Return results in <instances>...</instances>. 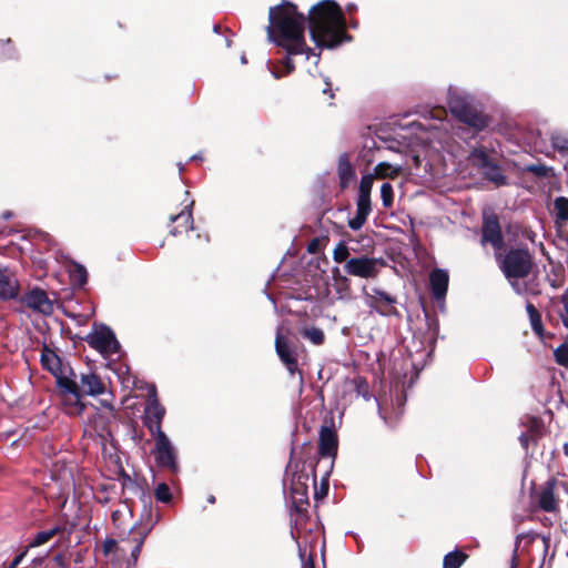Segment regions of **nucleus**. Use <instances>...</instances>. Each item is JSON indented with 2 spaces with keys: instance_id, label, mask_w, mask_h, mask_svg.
I'll return each instance as SVG.
<instances>
[{
  "instance_id": "nucleus-1",
  "label": "nucleus",
  "mask_w": 568,
  "mask_h": 568,
  "mask_svg": "<svg viewBox=\"0 0 568 568\" xmlns=\"http://www.w3.org/2000/svg\"><path fill=\"white\" fill-rule=\"evenodd\" d=\"M268 22L266 31L271 42L288 54H305L306 59L314 55L317 63L321 54L306 44V16L297 10L296 4L283 0L282 3L271 7Z\"/></svg>"
},
{
  "instance_id": "nucleus-2",
  "label": "nucleus",
  "mask_w": 568,
  "mask_h": 568,
  "mask_svg": "<svg viewBox=\"0 0 568 568\" xmlns=\"http://www.w3.org/2000/svg\"><path fill=\"white\" fill-rule=\"evenodd\" d=\"M310 36L320 49H334L352 37L346 31V19L334 0H322L312 6L306 17Z\"/></svg>"
},
{
  "instance_id": "nucleus-3",
  "label": "nucleus",
  "mask_w": 568,
  "mask_h": 568,
  "mask_svg": "<svg viewBox=\"0 0 568 568\" xmlns=\"http://www.w3.org/2000/svg\"><path fill=\"white\" fill-rule=\"evenodd\" d=\"M69 377L59 378L58 397L61 409L71 417L82 416L88 404L83 400L85 396H99L105 393L106 385L101 377L93 373H81L78 376L69 368Z\"/></svg>"
},
{
  "instance_id": "nucleus-4",
  "label": "nucleus",
  "mask_w": 568,
  "mask_h": 568,
  "mask_svg": "<svg viewBox=\"0 0 568 568\" xmlns=\"http://www.w3.org/2000/svg\"><path fill=\"white\" fill-rule=\"evenodd\" d=\"M292 473L291 478V498L292 505L290 514L292 517L291 526L297 528L303 526L310 519L308 514V479L310 476L303 469H300V464L290 459L286 467V475Z\"/></svg>"
},
{
  "instance_id": "nucleus-5",
  "label": "nucleus",
  "mask_w": 568,
  "mask_h": 568,
  "mask_svg": "<svg viewBox=\"0 0 568 568\" xmlns=\"http://www.w3.org/2000/svg\"><path fill=\"white\" fill-rule=\"evenodd\" d=\"M160 520V508L146 507L142 509L139 520L132 526L128 536L121 539V551L130 550V557L134 565L139 559L145 538Z\"/></svg>"
},
{
  "instance_id": "nucleus-6",
  "label": "nucleus",
  "mask_w": 568,
  "mask_h": 568,
  "mask_svg": "<svg viewBox=\"0 0 568 568\" xmlns=\"http://www.w3.org/2000/svg\"><path fill=\"white\" fill-rule=\"evenodd\" d=\"M495 258L508 281L527 277L535 266L534 254L527 245L510 247L505 253H495Z\"/></svg>"
},
{
  "instance_id": "nucleus-7",
  "label": "nucleus",
  "mask_w": 568,
  "mask_h": 568,
  "mask_svg": "<svg viewBox=\"0 0 568 568\" xmlns=\"http://www.w3.org/2000/svg\"><path fill=\"white\" fill-rule=\"evenodd\" d=\"M448 106L454 118L477 132L485 130L490 124V116L463 97H450Z\"/></svg>"
},
{
  "instance_id": "nucleus-8",
  "label": "nucleus",
  "mask_w": 568,
  "mask_h": 568,
  "mask_svg": "<svg viewBox=\"0 0 568 568\" xmlns=\"http://www.w3.org/2000/svg\"><path fill=\"white\" fill-rule=\"evenodd\" d=\"M298 348L300 342L295 336L291 337L288 335H284L281 329L277 331L275 338V351L278 358L291 375H294L295 373L302 375L297 362Z\"/></svg>"
},
{
  "instance_id": "nucleus-9",
  "label": "nucleus",
  "mask_w": 568,
  "mask_h": 568,
  "mask_svg": "<svg viewBox=\"0 0 568 568\" xmlns=\"http://www.w3.org/2000/svg\"><path fill=\"white\" fill-rule=\"evenodd\" d=\"M384 265L385 263L382 258L362 255L346 261L343 268L345 273L351 276L375 278L379 273V268Z\"/></svg>"
},
{
  "instance_id": "nucleus-10",
  "label": "nucleus",
  "mask_w": 568,
  "mask_h": 568,
  "mask_svg": "<svg viewBox=\"0 0 568 568\" xmlns=\"http://www.w3.org/2000/svg\"><path fill=\"white\" fill-rule=\"evenodd\" d=\"M85 341L101 354H114L120 348L114 332L104 324H101L94 333L89 334Z\"/></svg>"
},
{
  "instance_id": "nucleus-11",
  "label": "nucleus",
  "mask_w": 568,
  "mask_h": 568,
  "mask_svg": "<svg viewBox=\"0 0 568 568\" xmlns=\"http://www.w3.org/2000/svg\"><path fill=\"white\" fill-rule=\"evenodd\" d=\"M486 243H489L494 247L495 253L505 248V240L499 217L495 213L485 215L483 219L481 244L485 245Z\"/></svg>"
},
{
  "instance_id": "nucleus-12",
  "label": "nucleus",
  "mask_w": 568,
  "mask_h": 568,
  "mask_svg": "<svg viewBox=\"0 0 568 568\" xmlns=\"http://www.w3.org/2000/svg\"><path fill=\"white\" fill-rule=\"evenodd\" d=\"M153 438L155 440V448L153 450V455L158 466L161 468L169 469L171 473H176V454L166 434H161Z\"/></svg>"
},
{
  "instance_id": "nucleus-13",
  "label": "nucleus",
  "mask_w": 568,
  "mask_h": 568,
  "mask_svg": "<svg viewBox=\"0 0 568 568\" xmlns=\"http://www.w3.org/2000/svg\"><path fill=\"white\" fill-rule=\"evenodd\" d=\"M144 413V425L149 429L152 437L165 434L162 430V420L165 415V408L159 403L155 390H153V396L148 400Z\"/></svg>"
},
{
  "instance_id": "nucleus-14",
  "label": "nucleus",
  "mask_w": 568,
  "mask_h": 568,
  "mask_svg": "<svg viewBox=\"0 0 568 568\" xmlns=\"http://www.w3.org/2000/svg\"><path fill=\"white\" fill-rule=\"evenodd\" d=\"M396 303V296H393L383 290L374 288L373 294L369 295L368 306L382 316H399Z\"/></svg>"
},
{
  "instance_id": "nucleus-15",
  "label": "nucleus",
  "mask_w": 568,
  "mask_h": 568,
  "mask_svg": "<svg viewBox=\"0 0 568 568\" xmlns=\"http://www.w3.org/2000/svg\"><path fill=\"white\" fill-rule=\"evenodd\" d=\"M526 432L519 436V443L521 447L528 453L529 446L536 447L538 442L546 434V426L540 417L530 416L525 423Z\"/></svg>"
},
{
  "instance_id": "nucleus-16",
  "label": "nucleus",
  "mask_w": 568,
  "mask_h": 568,
  "mask_svg": "<svg viewBox=\"0 0 568 568\" xmlns=\"http://www.w3.org/2000/svg\"><path fill=\"white\" fill-rule=\"evenodd\" d=\"M21 302L29 308L34 312H38L43 315H51L53 313V304L49 300L45 291L41 288H33L30 292L26 293Z\"/></svg>"
},
{
  "instance_id": "nucleus-17",
  "label": "nucleus",
  "mask_w": 568,
  "mask_h": 568,
  "mask_svg": "<svg viewBox=\"0 0 568 568\" xmlns=\"http://www.w3.org/2000/svg\"><path fill=\"white\" fill-rule=\"evenodd\" d=\"M41 366L55 377L57 393L59 392V378L69 377L62 364L61 357L48 345H43L40 357Z\"/></svg>"
},
{
  "instance_id": "nucleus-18",
  "label": "nucleus",
  "mask_w": 568,
  "mask_h": 568,
  "mask_svg": "<svg viewBox=\"0 0 568 568\" xmlns=\"http://www.w3.org/2000/svg\"><path fill=\"white\" fill-rule=\"evenodd\" d=\"M338 450V436L333 425H323L320 429L318 455L323 458H335Z\"/></svg>"
},
{
  "instance_id": "nucleus-19",
  "label": "nucleus",
  "mask_w": 568,
  "mask_h": 568,
  "mask_svg": "<svg viewBox=\"0 0 568 568\" xmlns=\"http://www.w3.org/2000/svg\"><path fill=\"white\" fill-rule=\"evenodd\" d=\"M20 293V283L8 267L0 266V301L16 300Z\"/></svg>"
},
{
  "instance_id": "nucleus-20",
  "label": "nucleus",
  "mask_w": 568,
  "mask_h": 568,
  "mask_svg": "<svg viewBox=\"0 0 568 568\" xmlns=\"http://www.w3.org/2000/svg\"><path fill=\"white\" fill-rule=\"evenodd\" d=\"M194 201H191L189 204H186L181 212L178 214H172L170 216V222L175 224L171 230L170 234L173 236L182 235L184 233H187L189 231L193 230V214H192V207H193Z\"/></svg>"
},
{
  "instance_id": "nucleus-21",
  "label": "nucleus",
  "mask_w": 568,
  "mask_h": 568,
  "mask_svg": "<svg viewBox=\"0 0 568 568\" xmlns=\"http://www.w3.org/2000/svg\"><path fill=\"white\" fill-rule=\"evenodd\" d=\"M123 494L128 491L130 495L136 496L143 504V508L153 507L152 506V496L148 488V483L143 477H131L128 483H123L122 486Z\"/></svg>"
},
{
  "instance_id": "nucleus-22",
  "label": "nucleus",
  "mask_w": 568,
  "mask_h": 568,
  "mask_svg": "<svg viewBox=\"0 0 568 568\" xmlns=\"http://www.w3.org/2000/svg\"><path fill=\"white\" fill-rule=\"evenodd\" d=\"M356 206V215L348 221V226L353 231L361 230L363 225L366 223L367 217L372 212L371 195L358 193Z\"/></svg>"
},
{
  "instance_id": "nucleus-23",
  "label": "nucleus",
  "mask_w": 568,
  "mask_h": 568,
  "mask_svg": "<svg viewBox=\"0 0 568 568\" xmlns=\"http://www.w3.org/2000/svg\"><path fill=\"white\" fill-rule=\"evenodd\" d=\"M449 276L443 268H435L429 274V285L435 300H444L448 290Z\"/></svg>"
},
{
  "instance_id": "nucleus-24",
  "label": "nucleus",
  "mask_w": 568,
  "mask_h": 568,
  "mask_svg": "<svg viewBox=\"0 0 568 568\" xmlns=\"http://www.w3.org/2000/svg\"><path fill=\"white\" fill-rule=\"evenodd\" d=\"M557 481L555 479L546 481V484L541 487L538 497V506L544 511H555L557 510V499L555 497V488Z\"/></svg>"
},
{
  "instance_id": "nucleus-25",
  "label": "nucleus",
  "mask_w": 568,
  "mask_h": 568,
  "mask_svg": "<svg viewBox=\"0 0 568 568\" xmlns=\"http://www.w3.org/2000/svg\"><path fill=\"white\" fill-rule=\"evenodd\" d=\"M337 174L342 191L346 190L356 178L355 170L346 155H342L338 160Z\"/></svg>"
},
{
  "instance_id": "nucleus-26",
  "label": "nucleus",
  "mask_w": 568,
  "mask_h": 568,
  "mask_svg": "<svg viewBox=\"0 0 568 568\" xmlns=\"http://www.w3.org/2000/svg\"><path fill=\"white\" fill-rule=\"evenodd\" d=\"M555 227L559 232L568 222V197L558 196L554 201Z\"/></svg>"
},
{
  "instance_id": "nucleus-27",
  "label": "nucleus",
  "mask_w": 568,
  "mask_h": 568,
  "mask_svg": "<svg viewBox=\"0 0 568 568\" xmlns=\"http://www.w3.org/2000/svg\"><path fill=\"white\" fill-rule=\"evenodd\" d=\"M468 160L473 166L484 171L490 165V163L494 161V158L488 154L485 146H477L470 151Z\"/></svg>"
},
{
  "instance_id": "nucleus-28",
  "label": "nucleus",
  "mask_w": 568,
  "mask_h": 568,
  "mask_svg": "<svg viewBox=\"0 0 568 568\" xmlns=\"http://www.w3.org/2000/svg\"><path fill=\"white\" fill-rule=\"evenodd\" d=\"M481 172L487 181L493 182L497 186L507 184V176L503 173V169L496 159H494L490 165Z\"/></svg>"
},
{
  "instance_id": "nucleus-29",
  "label": "nucleus",
  "mask_w": 568,
  "mask_h": 568,
  "mask_svg": "<svg viewBox=\"0 0 568 568\" xmlns=\"http://www.w3.org/2000/svg\"><path fill=\"white\" fill-rule=\"evenodd\" d=\"M90 407L92 408L93 413L89 417V423L92 426L93 430L101 437H104V434H110V430L108 428V417L103 416L98 407L93 405H90Z\"/></svg>"
},
{
  "instance_id": "nucleus-30",
  "label": "nucleus",
  "mask_w": 568,
  "mask_h": 568,
  "mask_svg": "<svg viewBox=\"0 0 568 568\" xmlns=\"http://www.w3.org/2000/svg\"><path fill=\"white\" fill-rule=\"evenodd\" d=\"M526 311H527V314H528V317H529L531 329L534 331V333L537 336L544 337L545 328H544V324H542L540 312L530 302H527Z\"/></svg>"
},
{
  "instance_id": "nucleus-31",
  "label": "nucleus",
  "mask_w": 568,
  "mask_h": 568,
  "mask_svg": "<svg viewBox=\"0 0 568 568\" xmlns=\"http://www.w3.org/2000/svg\"><path fill=\"white\" fill-rule=\"evenodd\" d=\"M65 530L64 526L57 525L52 527L49 530H42L36 534L33 539L29 542V547H39L41 545H44L50 539H52L54 536L63 534Z\"/></svg>"
},
{
  "instance_id": "nucleus-32",
  "label": "nucleus",
  "mask_w": 568,
  "mask_h": 568,
  "mask_svg": "<svg viewBox=\"0 0 568 568\" xmlns=\"http://www.w3.org/2000/svg\"><path fill=\"white\" fill-rule=\"evenodd\" d=\"M293 55L294 54H288L286 52V55L282 60H280L278 65H274L271 69V73L275 79H281L295 71V63L292 59Z\"/></svg>"
},
{
  "instance_id": "nucleus-33",
  "label": "nucleus",
  "mask_w": 568,
  "mask_h": 568,
  "mask_svg": "<svg viewBox=\"0 0 568 568\" xmlns=\"http://www.w3.org/2000/svg\"><path fill=\"white\" fill-rule=\"evenodd\" d=\"M467 559L465 551L455 549L444 556L443 568H460Z\"/></svg>"
},
{
  "instance_id": "nucleus-34",
  "label": "nucleus",
  "mask_w": 568,
  "mask_h": 568,
  "mask_svg": "<svg viewBox=\"0 0 568 568\" xmlns=\"http://www.w3.org/2000/svg\"><path fill=\"white\" fill-rule=\"evenodd\" d=\"M334 287L336 292L342 296H349L351 294V281L346 275H341L339 268L334 267L332 270Z\"/></svg>"
},
{
  "instance_id": "nucleus-35",
  "label": "nucleus",
  "mask_w": 568,
  "mask_h": 568,
  "mask_svg": "<svg viewBox=\"0 0 568 568\" xmlns=\"http://www.w3.org/2000/svg\"><path fill=\"white\" fill-rule=\"evenodd\" d=\"M374 172L375 176L379 179H395L400 174L402 166H393L387 162H381L375 166Z\"/></svg>"
},
{
  "instance_id": "nucleus-36",
  "label": "nucleus",
  "mask_w": 568,
  "mask_h": 568,
  "mask_svg": "<svg viewBox=\"0 0 568 568\" xmlns=\"http://www.w3.org/2000/svg\"><path fill=\"white\" fill-rule=\"evenodd\" d=\"M524 172L531 173L538 179L552 178L555 175L554 169L546 164H528L524 168Z\"/></svg>"
},
{
  "instance_id": "nucleus-37",
  "label": "nucleus",
  "mask_w": 568,
  "mask_h": 568,
  "mask_svg": "<svg viewBox=\"0 0 568 568\" xmlns=\"http://www.w3.org/2000/svg\"><path fill=\"white\" fill-rule=\"evenodd\" d=\"M70 278L74 285L82 287L88 282L85 267L79 263H74L73 268L70 271Z\"/></svg>"
},
{
  "instance_id": "nucleus-38",
  "label": "nucleus",
  "mask_w": 568,
  "mask_h": 568,
  "mask_svg": "<svg viewBox=\"0 0 568 568\" xmlns=\"http://www.w3.org/2000/svg\"><path fill=\"white\" fill-rule=\"evenodd\" d=\"M351 253L349 248L345 241H339L333 251V260L338 264H346L348 261Z\"/></svg>"
},
{
  "instance_id": "nucleus-39",
  "label": "nucleus",
  "mask_w": 568,
  "mask_h": 568,
  "mask_svg": "<svg viewBox=\"0 0 568 568\" xmlns=\"http://www.w3.org/2000/svg\"><path fill=\"white\" fill-rule=\"evenodd\" d=\"M353 384L355 387V392L357 396H362L364 399L368 400L372 396L371 388L367 379L365 377L358 376L353 379Z\"/></svg>"
},
{
  "instance_id": "nucleus-40",
  "label": "nucleus",
  "mask_w": 568,
  "mask_h": 568,
  "mask_svg": "<svg viewBox=\"0 0 568 568\" xmlns=\"http://www.w3.org/2000/svg\"><path fill=\"white\" fill-rule=\"evenodd\" d=\"M302 335L303 337L311 341L314 345H322L325 341L324 332L318 327L305 328Z\"/></svg>"
},
{
  "instance_id": "nucleus-41",
  "label": "nucleus",
  "mask_w": 568,
  "mask_h": 568,
  "mask_svg": "<svg viewBox=\"0 0 568 568\" xmlns=\"http://www.w3.org/2000/svg\"><path fill=\"white\" fill-rule=\"evenodd\" d=\"M155 499L160 503L168 504L172 500V493L166 483L158 484L154 490Z\"/></svg>"
},
{
  "instance_id": "nucleus-42",
  "label": "nucleus",
  "mask_w": 568,
  "mask_h": 568,
  "mask_svg": "<svg viewBox=\"0 0 568 568\" xmlns=\"http://www.w3.org/2000/svg\"><path fill=\"white\" fill-rule=\"evenodd\" d=\"M381 197L383 202V206L385 209L392 207L394 203V190L390 183H383L381 186Z\"/></svg>"
},
{
  "instance_id": "nucleus-43",
  "label": "nucleus",
  "mask_w": 568,
  "mask_h": 568,
  "mask_svg": "<svg viewBox=\"0 0 568 568\" xmlns=\"http://www.w3.org/2000/svg\"><path fill=\"white\" fill-rule=\"evenodd\" d=\"M554 357L555 362L564 367L568 368V343L560 344L555 351H554Z\"/></svg>"
},
{
  "instance_id": "nucleus-44",
  "label": "nucleus",
  "mask_w": 568,
  "mask_h": 568,
  "mask_svg": "<svg viewBox=\"0 0 568 568\" xmlns=\"http://www.w3.org/2000/svg\"><path fill=\"white\" fill-rule=\"evenodd\" d=\"M550 141L552 148L558 152H568V134H552Z\"/></svg>"
},
{
  "instance_id": "nucleus-45",
  "label": "nucleus",
  "mask_w": 568,
  "mask_h": 568,
  "mask_svg": "<svg viewBox=\"0 0 568 568\" xmlns=\"http://www.w3.org/2000/svg\"><path fill=\"white\" fill-rule=\"evenodd\" d=\"M373 183H374L373 174L363 175L361 179V182H359L358 193L371 195Z\"/></svg>"
},
{
  "instance_id": "nucleus-46",
  "label": "nucleus",
  "mask_w": 568,
  "mask_h": 568,
  "mask_svg": "<svg viewBox=\"0 0 568 568\" xmlns=\"http://www.w3.org/2000/svg\"><path fill=\"white\" fill-rule=\"evenodd\" d=\"M114 550H121V547L118 546V541L113 538H106L102 544L103 556L108 557Z\"/></svg>"
},
{
  "instance_id": "nucleus-47",
  "label": "nucleus",
  "mask_w": 568,
  "mask_h": 568,
  "mask_svg": "<svg viewBox=\"0 0 568 568\" xmlns=\"http://www.w3.org/2000/svg\"><path fill=\"white\" fill-rule=\"evenodd\" d=\"M560 301L564 306V311L560 313V318L566 328H568V288L562 293Z\"/></svg>"
},
{
  "instance_id": "nucleus-48",
  "label": "nucleus",
  "mask_w": 568,
  "mask_h": 568,
  "mask_svg": "<svg viewBox=\"0 0 568 568\" xmlns=\"http://www.w3.org/2000/svg\"><path fill=\"white\" fill-rule=\"evenodd\" d=\"M298 555L302 560V568H315V555L311 554L305 558V550L298 545Z\"/></svg>"
},
{
  "instance_id": "nucleus-49",
  "label": "nucleus",
  "mask_w": 568,
  "mask_h": 568,
  "mask_svg": "<svg viewBox=\"0 0 568 568\" xmlns=\"http://www.w3.org/2000/svg\"><path fill=\"white\" fill-rule=\"evenodd\" d=\"M322 247V240L320 237L312 239L307 244V252L310 254H317Z\"/></svg>"
},
{
  "instance_id": "nucleus-50",
  "label": "nucleus",
  "mask_w": 568,
  "mask_h": 568,
  "mask_svg": "<svg viewBox=\"0 0 568 568\" xmlns=\"http://www.w3.org/2000/svg\"><path fill=\"white\" fill-rule=\"evenodd\" d=\"M132 476H130L124 469H121L119 473V479L121 481V487L123 486V483H128L131 479Z\"/></svg>"
},
{
  "instance_id": "nucleus-51",
  "label": "nucleus",
  "mask_w": 568,
  "mask_h": 568,
  "mask_svg": "<svg viewBox=\"0 0 568 568\" xmlns=\"http://www.w3.org/2000/svg\"><path fill=\"white\" fill-rule=\"evenodd\" d=\"M27 555V550L20 552L19 555H17L13 560L11 561V564H13V566L18 567L21 561L23 560V558L26 557Z\"/></svg>"
},
{
  "instance_id": "nucleus-52",
  "label": "nucleus",
  "mask_w": 568,
  "mask_h": 568,
  "mask_svg": "<svg viewBox=\"0 0 568 568\" xmlns=\"http://www.w3.org/2000/svg\"><path fill=\"white\" fill-rule=\"evenodd\" d=\"M520 226L518 223H509L506 227L508 233L516 234L519 231Z\"/></svg>"
},
{
  "instance_id": "nucleus-53",
  "label": "nucleus",
  "mask_w": 568,
  "mask_h": 568,
  "mask_svg": "<svg viewBox=\"0 0 568 568\" xmlns=\"http://www.w3.org/2000/svg\"><path fill=\"white\" fill-rule=\"evenodd\" d=\"M327 491H328V485L327 484L322 485V488L320 491L315 490V498L318 499L322 496H325L327 494Z\"/></svg>"
},
{
  "instance_id": "nucleus-54",
  "label": "nucleus",
  "mask_w": 568,
  "mask_h": 568,
  "mask_svg": "<svg viewBox=\"0 0 568 568\" xmlns=\"http://www.w3.org/2000/svg\"><path fill=\"white\" fill-rule=\"evenodd\" d=\"M326 84V88L323 90L324 93H328L329 94V98H333L334 94L332 93V88H331V83L328 81L325 82Z\"/></svg>"
},
{
  "instance_id": "nucleus-55",
  "label": "nucleus",
  "mask_w": 568,
  "mask_h": 568,
  "mask_svg": "<svg viewBox=\"0 0 568 568\" xmlns=\"http://www.w3.org/2000/svg\"><path fill=\"white\" fill-rule=\"evenodd\" d=\"M13 216V213L11 211H6L2 213L3 220H10Z\"/></svg>"
},
{
  "instance_id": "nucleus-56",
  "label": "nucleus",
  "mask_w": 568,
  "mask_h": 568,
  "mask_svg": "<svg viewBox=\"0 0 568 568\" xmlns=\"http://www.w3.org/2000/svg\"><path fill=\"white\" fill-rule=\"evenodd\" d=\"M213 31H214L215 33H219V32L221 31V26H220V24H214V27H213Z\"/></svg>"
},
{
  "instance_id": "nucleus-57",
  "label": "nucleus",
  "mask_w": 568,
  "mask_h": 568,
  "mask_svg": "<svg viewBox=\"0 0 568 568\" xmlns=\"http://www.w3.org/2000/svg\"><path fill=\"white\" fill-rule=\"evenodd\" d=\"M564 454L568 457V443L564 444Z\"/></svg>"
},
{
  "instance_id": "nucleus-58",
  "label": "nucleus",
  "mask_w": 568,
  "mask_h": 568,
  "mask_svg": "<svg viewBox=\"0 0 568 568\" xmlns=\"http://www.w3.org/2000/svg\"><path fill=\"white\" fill-rule=\"evenodd\" d=\"M510 568H517V559H516V557L513 558Z\"/></svg>"
},
{
  "instance_id": "nucleus-59",
  "label": "nucleus",
  "mask_w": 568,
  "mask_h": 568,
  "mask_svg": "<svg viewBox=\"0 0 568 568\" xmlns=\"http://www.w3.org/2000/svg\"><path fill=\"white\" fill-rule=\"evenodd\" d=\"M207 501L211 504L215 503V497L213 495L209 496Z\"/></svg>"
},
{
  "instance_id": "nucleus-60",
  "label": "nucleus",
  "mask_w": 568,
  "mask_h": 568,
  "mask_svg": "<svg viewBox=\"0 0 568 568\" xmlns=\"http://www.w3.org/2000/svg\"><path fill=\"white\" fill-rule=\"evenodd\" d=\"M55 560L61 564L63 561V557L61 555H58L55 557Z\"/></svg>"
},
{
  "instance_id": "nucleus-61",
  "label": "nucleus",
  "mask_w": 568,
  "mask_h": 568,
  "mask_svg": "<svg viewBox=\"0 0 568 568\" xmlns=\"http://www.w3.org/2000/svg\"><path fill=\"white\" fill-rule=\"evenodd\" d=\"M231 44H232V40L227 38L226 39V47H231Z\"/></svg>"
},
{
  "instance_id": "nucleus-62",
  "label": "nucleus",
  "mask_w": 568,
  "mask_h": 568,
  "mask_svg": "<svg viewBox=\"0 0 568 568\" xmlns=\"http://www.w3.org/2000/svg\"><path fill=\"white\" fill-rule=\"evenodd\" d=\"M115 78H118V75H113V77L106 75L108 80L115 79Z\"/></svg>"
},
{
  "instance_id": "nucleus-63",
  "label": "nucleus",
  "mask_w": 568,
  "mask_h": 568,
  "mask_svg": "<svg viewBox=\"0 0 568 568\" xmlns=\"http://www.w3.org/2000/svg\"><path fill=\"white\" fill-rule=\"evenodd\" d=\"M105 406L109 408V409H112V405L111 404H105Z\"/></svg>"
},
{
  "instance_id": "nucleus-64",
  "label": "nucleus",
  "mask_w": 568,
  "mask_h": 568,
  "mask_svg": "<svg viewBox=\"0 0 568 568\" xmlns=\"http://www.w3.org/2000/svg\"><path fill=\"white\" fill-rule=\"evenodd\" d=\"M313 481H314V485H316V475L315 474H314Z\"/></svg>"
}]
</instances>
